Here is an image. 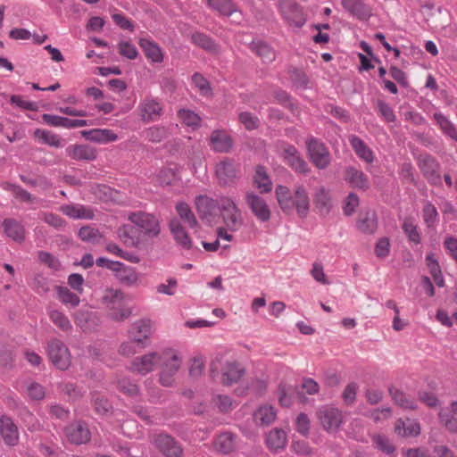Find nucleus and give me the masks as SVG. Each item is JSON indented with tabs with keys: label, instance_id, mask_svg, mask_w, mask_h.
Returning <instances> with one entry per match:
<instances>
[{
	"label": "nucleus",
	"instance_id": "1",
	"mask_svg": "<svg viewBox=\"0 0 457 457\" xmlns=\"http://www.w3.org/2000/svg\"><path fill=\"white\" fill-rule=\"evenodd\" d=\"M124 297L120 289L108 287L104 291L102 303L108 309L109 317L115 321H123L132 313L131 308L126 306Z\"/></svg>",
	"mask_w": 457,
	"mask_h": 457
},
{
	"label": "nucleus",
	"instance_id": "2",
	"mask_svg": "<svg viewBox=\"0 0 457 457\" xmlns=\"http://www.w3.org/2000/svg\"><path fill=\"white\" fill-rule=\"evenodd\" d=\"M310 162L319 170L327 169L331 163V154L328 146L319 138L310 137L305 140Z\"/></svg>",
	"mask_w": 457,
	"mask_h": 457
},
{
	"label": "nucleus",
	"instance_id": "3",
	"mask_svg": "<svg viewBox=\"0 0 457 457\" xmlns=\"http://www.w3.org/2000/svg\"><path fill=\"white\" fill-rule=\"evenodd\" d=\"M279 12L291 28L301 29L307 21V13L296 0H280Z\"/></svg>",
	"mask_w": 457,
	"mask_h": 457
},
{
	"label": "nucleus",
	"instance_id": "4",
	"mask_svg": "<svg viewBox=\"0 0 457 457\" xmlns=\"http://www.w3.org/2000/svg\"><path fill=\"white\" fill-rule=\"evenodd\" d=\"M418 167L427 179L428 183L433 187H441L443 186L440 175L439 162L429 154H421L417 159Z\"/></svg>",
	"mask_w": 457,
	"mask_h": 457
},
{
	"label": "nucleus",
	"instance_id": "5",
	"mask_svg": "<svg viewBox=\"0 0 457 457\" xmlns=\"http://www.w3.org/2000/svg\"><path fill=\"white\" fill-rule=\"evenodd\" d=\"M47 354L55 368L66 370L71 366V353L66 345L59 339H53L47 345Z\"/></svg>",
	"mask_w": 457,
	"mask_h": 457
},
{
	"label": "nucleus",
	"instance_id": "6",
	"mask_svg": "<svg viewBox=\"0 0 457 457\" xmlns=\"http://www.w3.org/2000/svg\"><path fill=\"white\" fill-rule=\"evenodd\" d=\"M129 220L138 228H140L145 235L150 237H155L160 234L161 228L158 219L150 213L138 212H131Z\"/></svg>",
	"mask_w": 457,
	"mask_h": 457
},
{
	"label": "nucleus",
	"instance_id": "7",
	"mask_svg": "<svg viewBox=\"0 0 457 457\" xmlns=\"http://www.w3.org/2000/svg\"><path fill=\"white\" fill-rule=\"evenodd\" d=\"M138 115L144 123L156 121L163 113L161 102L151 96H145L137 106Z\"/></svg>",
	"mask_w": 457,
	"mask_h": 457
},
{
	"label": "nucleus",
	"instance_id": "8",
	"mask_svg": "<svg viewBox=\"0 0 457 457\" xmlns=\"http://www.w3.org/2000/svg\"><path fill=\"white\" fill-rule=\"evenodd\" d=\"M215 172L220 185L231 186L239 177V165L233 159L225 157L217 163Z\"/></svg>",
	"mask_w": 457,
	"mask_h": 457
},
{
	"label": "nucleus",
	"instance_id": "9",
	"mask_svg": "<svg viewBox=\"0 0 457 457\" xmlns=\"http://www.w3.org/2000/svg\"><path fill=\"white\" fill-rule=\"evenodd\" d=\"M67 440L76 445L87 444L91 439V432L86 421L79 420L71 422L64 428Z\"/></svg>",
	"mask_w": 457,
	"mask_h": 457
},
{
	"label": "nucleus",
	"instance_id": "10",
	"mask_svg": "<svg viewBox=\"0 0 457 457\" xmlns=\"http://www.w3.org/2000/svg\"><path fill=\"white\" fill-rule=\"evenodd\" d=\"M281 156L295 173L302 175L310 173L311 168L295 145L287 144L283 148Z\"/></svg>",
	"mask_w": 457,
	"mask_h": 457
},
{
	"label": "nucleus",
	"instance_id": "11",
	"mask_svg": "<svg viewBox=\"0 0 457 457\" xmlns=\"http://www.w3.org/2000/svg\"><path fill=\"white\" fill-rule=\"evenodd\" d=\"M317 415L323 429L328 432L337 431L343 422L342 412L329 405L320 407Z\"/></svg>",
	"mask_w": 457,
	"mask_h": 457
},
{
	"label": "nucleus",
	"instance_id": "12",
	"mask_svg": "<svg viewBox=\"0 0 457 457\" xmlns=\"http://www.w3.org/2000/svg\"><path fill=\"white\" fill-rule=\"evenodd\" d=\"M162 360L158 364L162 368L160 372V383L164 386H170L173 383V376L180 367L181 361L176 354L161 353Z\"/></svg>",
	"mask_w": 457,
	"mask_h": 457
},
{
	"label": "nucleus",
	"instance_id": "13",
	"mask_svg": "<svg viewBox=\"0 0 457 457\" xmlns=\"http://www.w3.org/2000/svg\"><path fill=\"white\" fill-rule=\"evenodd\" d=\"M162 360V354L157 352L136 357L131 362L130 370L140 375H146L158 367Z\"/></svg>",
	"mask_w": 457,
	"mask_h": 457
},
{
	"label": "nucleus",
	"instance_id": "14",
	"mask_svg": "<svg viewBox=\"0 0 457 457\" xmlns=\"http://www.w3.org/2000/svg\"><path fill=\"white\" fill-rule=\"evenodd\" d=\"M344 10L352 17L368 21L372 16V8L363 0H341Z\"/></svg>",
	"mask_w": 457,
	"mask_h": 457
},
{
	"label": "nucleus",
	"instance_id": "15",
	"mask_svg": "<svg viewBox=\"0 0 457 457\" xmlns=\"http://www.w3.org/2000/svg\"><path fill=\"white\" fill-rule=\"evenodd\" d=\"M245 201L257 220L266 222L270 219V210L262 197L253 192H247Z\"/></svg>",
	"mask_w": 457,
	"mask_h": 457
},
{
	"label": "nucleus",
	"instance_id": "16",
	"mask_svg": "<svg viewBox=\"0 0 457 457\" xmlns=\"http://www.w3.org/2000/svg\"><path fill=\"white\" fill-rule=\"evenodd\" d=\"M156 448L167 457H180L183 450L174 437L167 434H160L154 439Z\"/></svg>",
	"mask_w": 457,
	"mask_h": 457
},
{
	"label": "nucleus",
	"instance_id": "17",
	"mask_svg": "<svg viewBox=\"0 0 457 457\" xmlns=\"http://www.w3.org/2000/svg\"><path fill=\"white\" fill-rule=\"evenodd\" d=\"M210 146L215 153H229L234 146V140L223 129H214L210 136Z\"/></svg>",
	"mask_w": 457,
	"mask_h": 457
},
{
	"label": "nucleus",
	"instance_id": "18",
	"mask_svg": "<svg viewBox=\"0 0 457 457\" xmlns=\"http://www.w3.org/2000/svg\"><path fill=\"white\" fill-rule=\"evenodd\" d=\"M344 179L351 187L362 191L368 190L370 186L368 176L353 166L345 169Z\"/></svg>",
	"mask_w": 457,
	"mask_h": 457
},
{
	"label": "nucleus",
	"instance_id": "19",
	"mask_svg": "<svg viewBox=\"0 0 457 457\" xmlns=\"http://www.w3.org/2000/svg\"><path fill=\"white\" fill-rule=\"evenodd\" d=\"M248 47L265 64H270L276 59L275 49L262 39H253L249 43Z\"/></svg>",
	"mask_w": 457,
	"mask_h": 457
},
{
	"label": "nucleus",
	"instance_id": "20",
	"mask_svg": "<svg viewBox=\"0 0 457 457\" xmlns=\"http://www.w3.org/2000/svg\"><path fill=\"white\" fill-rule=\"evenodd\" d=\"M4 234L16 243H22L26 239V229L21 222L13 218H5L2 221Z\"/></svg>",
	"mask_w": 457,
	"mask_h": 457
},
{
	"label": "nucleus",
	"instance_id": "21",
	"mask_svg": "<svg viewBox=\"0 0 457 457\" xmlns=\"http://www.w3.org/2000/svg\"><path fill=\"white\" fill-rule=\"evenodd\" d=\"M0 433L4 442L9 446H14L19 442V431L12 419L7 415L0 418Z\"/></svg>",
	"mask_w": 457,
	"mask_h": 457
},
{
	"label": "nucleus",
	"instance_id": "22",
	"mask_svg": "<svg viewBox=\"0 0 457 457\" xmlns=\"http://www.w3.org/2000/svg\"><path fill=\"white\" fill-rule=\"evenodd\" d=\"M245 374V369L237 361H227L221 368V382L225 386L237 383Z\"/></svg>",
	"mask_w": 457,
	"mask_h": 457
},
{
	"label": "nucleus",
	"instance_id": "23",
	"mask_svg": "<svg viewBox=\"0 0 457 457\" xmlns=\"http://www.w3.org/2000/svg\"><path fill=\"white\" fill-rule=\"evenodd\" d=\"M293 203L299 217L305 218L310 210V198L303 185L295 186Z\"/></svg>",
	"mask_w": 457,
	"mask_h": 457
},
{
	"label": "nucleus",
	"instance_id": "24",
	"mask_svg": "<svg viewBox=\"0 0 457 457\" xmlns=\"http://www.w3.org/2000/svg\"><path fill=\"white\" fill-rule=\"evenodd\" d=\"M69 157L76 161H94L97 153L95 147L88 145H71L66 148Z\"/></svg>",
	"mask_w": 457,
	"mask_h": 457
},
{
	"label": "nucleus",
	"instance_id": "25",
	"mask_svg": "<svg viewBox=\"0 0 457 457\" xmlns=\"http://www.w3.org/2000/svg\"><path fill=\"white\" fill-rule=\"evenodd\" d=\"M208 6L221 16L237 14L238 22L242 19V12L232 0H207Z\"/></svg>",
	"mask_w": 457,
	"mask_h": 457
},
{
	"label": "nucleus",
	"instance_id": "26",
	"mask_svg": "<svg viewBox=\"0 0 457 457\" xmlns=\"http://www.w3.org/2000/svg\"><path fill=\"white\" fill-rule=\"evenodd\" d=\"M113 270L115 278L119 282L127 287H132L138 283L139 277L135 268L120 262V266Z\"/></svg>",
	"mask_w": 457,
	"mask_h": 457
},
{
	"label": "nucleus",
	"instance_id": "27",
	"mask_svg": "<svg viewBox=\"0 0 457 457\" xmlns=\"http://www.w3.org/2000/svg\"><path fill=\"white\" fill-rule=\"evenodd\" d=\"M253 184L261 194H268L272 191V181L265 166L258 164L254 169Z\"/></svg>",
	"mask_w": 457,
	"mask_h": 457
},
{
	"label": "nucleus",
	"instance_id": "28",
	"mask_svg": "<svg viewBox=\"0 0 457 457\" xmlns=\"http://www.w3.org/2000/svg\"><path fill=\"white\" fill-rule=\"evenodd\" d=\"M169 228L176 242L186 250L192 248V240L178 219L170 220Z\"/></svg>",
	"mask_w": 457,
	"mask_h": 457
},
{
	"label": "nucleus",
	"instance_id": "29",
	"mask_svg": "<svg viewBox=\"0 0 457 457\" xmlns=\"http://www.w3.org/2000/svg\"><path fill=\"white\" fill-rule=\"evenodd\" d=\"M190 41L195 46L211 54H217L220 50V46L215 40L203 32H193L190 36Z\"/></svg>",
	"mask_w": 457,
	"mask_h": 457
},
{
	"label": "nucleus",
	"instance_id": "30",
	"mask_svg": "<svg viewBox=\"0 0 457 457\" xmlns=\"http://www.w3.org/2000/svg\"><path fill=\"white\" fill-rule=\"evenodd\" d=\"M139 46L142 48L145 57L153 62L160 63L163 61V53L161 46L148 38H140Z\"/></svg>",
	"mask_w": 457,
	"mask_h": 457
},
{
	"label": "nucleus",
	"instance_id": "31",
	"mask_svg": "<svg viewBox=\"0 0 457 457\" xmlns=\"http://www.w3.org/2000/svg\"><path fill=\"white\" fill-rule=\"evenodd\" d=\"M395 431L403 437L418 436L420 434V425L417 420L399 419L395 422Z\"/></svg>",
	"mask_w": 457,
	"mask_h": 457
},
{
	"label": "nucleus",
	"instance_id": "32",
	"mask_svg": "<svg viewBox=\"0 0 457 457\" xmlns=\"http://www.w3.org/2000/svg\"><path fill=\"white\" fill-rule=\"evenodd\" d=\"M275 193L280 209L285 213H291L294 211V195L289 187L283 185H278L276 187Z\"/></svg>",
	"mask_w": 457,
	"mask_h": 457
},
{
	"label": "nucleus",
	"instance_id": "33",
	"mask_svg": "<svg viewBox=\"0 0 457 457\" xmlns=\"http://www.w3.org/2000/svg\"><path fill=\"white\" fill-rule=\"evenodd\" d=\"M349 142L357 156L367 163H371L374 160L372 150L365 142L355 135L349 137Z\"/></svg>",
	"mask_w": 457,
	"mask_h": 457
},
{
	"label": "nucleus",
	"instance_id": "34",
	"mask_svg": "<svg viewBox=\"0 0 457 457\" xmlns=\"http://www.w3.org/2000/svg\"><path fill=\"white\" fill-rule=\"evenodd\" d=\"M130 337L140 339L141 344H145L152 334V326L150 320H140L132 324L129 329Z\"/></svg>",
	"mask_w": 457,
	"mask_h": 457
},
{
	"label": "nucleus",
	"instance_id": "35",
	"mask_svg": "<svg viewBox=\"0 0 457 457\" xmlns=\"http://www.w3.org/2000/svg\"><path fill=\"white\" fill-rule=\"evenodd\" d=\"M389 395L392 397L394 403L404 410L414 411L418 408L417 402L414 398L408 396L405 393L398 388L390 386Z\"/></svg>",
	"mask_w": 457,
	"mask_h": 457
},
{
	"label": "nucleus",
	"instance_id": "36",
	"mask_svg": "<svg viewBox=\"0 0 457 457\" xmlns=\"http://www.w3.org/2000/svg\"><path fill=\"white\" fill-rule=\"evenodd\" d=\"M313 201L321 215H326L329 212L331 209V197L329 191L324 187L317 188Z\"/></svg>",
	"mask_w": 457,
	"mask_h": 457
},
{
	"label": "nucleus",
	"instance_id": "37",
	"mask_svg": "<svg viewBox=\"0 0 457 457\" xmlns=\"http://www.w3.org/2000/svg\"><path fill=\"white\" fill-rule=\"evenodd\" d=\"M236 435L231 432L220 434L215 439V448L224 454L232 453L236 448Z\"/></svg>",
	"mask_w": 457,
	"mask_h": 457
},
{
	"label": "nucleus",
	"instance_id": "38",
	"mask_svg": "<svg viewBox=\"0 0 457 457\" xmlns=\"http://www.w3.org/2000/svg\"><path fill=\"white\" fill-rule=\"evenodd\" d=\"M287 434L283 429L274 428L267 436V445L270 450H282L287 445Z\"/></svg>",
	"mask_w": 457,
	"mask_h": 457
},
{
	"label": "nucleus",
	"instance_id": "39",
	"mask_svg": "<svg viewBox=\"0 0 457 457\" xmlns=\"http://www.w3.org/2000/svg\"><path fill=\"white\" fill-rule=\"evenodd\" d=\"M378 227L377 217L374 212L361 213L357 220V228L365 234H372Z\"/></svg>",
	"mask_w": 457,
	"mask_h": 457
},
{
	"label": "nucleus",
	"instance_id": "40",
	"mask_svg": "<svg viewBox=\"0 0 457 457\" xmlns=\"http://www.w3.org/2000/svg\"><path fill=\"white\" fill-rule=\"evenodd\" d=\"M215 205V201L206 195H198L195 198L196 211L202 219L212 215Z\"/></svg>",
	"mask_w": 457,
	"mask_h": 457
},
{
	"label": "nucleus",
	"instance_id": "41",
	"mask_svg": "<svg viewBox=\"0 0 457 457\" xmlns=\"http://www.w3.org/2000/svg\"><path fill=\"white\" fill-rule=\"evenodd\" d=\"M118 237L126 245H136L138 241L137 228L131 225H123L118 229Z\"/></svg>",
	"mask_w": 457,
	"mask_h": 457
},
{
	"label": "nucleus",
	"instance_id": "42",
	"mask_svg": "<svg viewBox=\"0 0 457 457\" xmlns=\"http://www.w3.org/2000/svg\"><path fill=\"white\" fill-rule=\"evenodd\" d=\"M55 289L58 299L63 304L70 305L71 307H77L79 304L80 299L79 295L71 292L68 287L57 286Z\"/></svg>",
	"mask_w": 457,
	"mask_h": 457
},
{
	"label": "nucleus",
	"instance_id": "43",
	"mask_svg": "<svg viewBox=\"0 0 457 457\" xmlns=\"http://www.w3.org/2000/svg\"><path fill=\"white\" fill-rule=\"evenodd\" d=\"M176 211L180 219L187 222L191 228H195L198 226V221L187 203L180 202L177 204Z\"/></svg>",
	"mask_w": 457,
	"mask_h": 457
},
{
	"label": "nucleus",
	"instance_id": "44",
	"mask_svg": "<svg viewBox=\"0 0 457 457\" xmlns=\"http://www.w3.org/2000/svg\"><path fill=\"white\" fill-rule=\"evenodd\" d=\"M34 135L35 137L41 139L44 144H46L50 146L56 148L63 146L61 137L52 131L37 129L34 132Z\"/></svg>",
	"mask_w": 457,
	"mask_h": 457
},
{
	"label": "nucleus",
	"instance_id": "45",
	"mask_svg": "<svg viewBox=\"0 0 457 457\" xmlns=\"http://www.w3.org/2000/svg\"><path fill=\"white\" fill-rule=\"evenodd\" d=\"M145 139L152 143H160L168 137V130L163 126H152L144 131Z\"/></svg>",
	"mask_w": 457,
	"mask_h": 457
},
{
	"label": "nucleus",
	"instance_id": "46",
	"mask_svg": "<svg viewBox=\"0 0 457 457\" xmlns=\"http://www.w3.org/2000/svg\"><path fill=\"white\" fill-rule=\"evenodd\" d=\"M91 402L95 411L99 415H106L112 409V405L110 401L100 395L98 393L92 394Z\"/></svg>",
	"mask_w": 457,
	"mask_h": 457
},
{
	"label": "nucleus",
	"instance_id": "47",
	"mask_svg": "<svg viewBox=\"0 0 457 457\" xmlns=\"http://www.w3.org/2000/svg\"><path fill=\"white\" fill-rule=\"evenodd\" d=\"M178 116L185 125L191 127L193 129L201 127L200 116L191 110L180 109L178 112Z\"/></svg>",
	"mask_w": 457,
	"mask_h": 457
},
{
	"label": "nucleus",
	"instance_id": "48",
	"mask_svg": "<svg viewBox=\"0 0 457 457\" xmlns=\"http://www.w3.org/2000/svg\"><path fill=\"white\" fill-rule=\"evenodd\" d=\"M223 221L230 231H237L243 224V219L239 209L231 212H225L222 214Z\"/></svg>",
	"mask_w": 457,
	"mask_h": 457
},
{
	"label": "nucleus",
	"instance_id": "49",
	"mask_svg": "<svg viewBox=\"0 0 457 457\" xmlns=\"http://www.w3.org/2000/svg\"><path fill=\"white\" fill-rule=\"evenodd\" d=\"M372 443L376 448L387 455H392L395 452V446L392 444L390 439L381 434H377L372 436Z\"/></svg>",
	"mask_w": 457,
	"mask_h": 457
},
{
	"label": "nucleus",
	"instance_id": "50",
	"mask_svg": "<svg viewBox=\"0 0 457 457\" xmlns=\"http://www.w3.org/2000/svg\"><path fill=\"white\" fill-rule=\"evenodd\" d=\"M402 228L410 242H412L416 245L420 244V233L419 231L418 226L414 224L411 219H405L402 225Z\"/></svg>",
	"mask_w": 457,
	"mask_h": 457
},
{
	"label": "nucleus",
	"instance_id": "51",
	"mask_svg": "<svg viewBox=\"0 0 457 457\" xmlns=\"http://www.w3.org/2000/svg\"><path fill=\"white\" fill-rule=\"evenodd\" d=\"M375 109L378 115L386 122H395L396 120L393 108L384 100L378 99L375 104Z\"/></svg>",
	"mask_w": 457,
	"mask_h": 457
},
{
	"label": "nucleus",
	"instance_id": "52",
	"mask_svg": "<svg viewBox=\"0 0 457 457\" xmlns=\"http://www.w3.org/2000/svg\"><path fill=\"white\" fill-rule=\"evenodd\" d=\"M78 236L82 241L92 244L98 243L102 238V235L99 230L91 226H84L80 228Z\"/></svg>",
	"mask_w": 457,
	"mask_h": 457
},
{
	"label": "nucleus",
	"instance_id": "53",
	"mask_svg": "<svg viewBox=\"0 0 457 457\" xmlns=\"http://www.w3.org/2000/svg\"><path fill=\"white\" fill-rule=\"evenodd\" d=\"M49 317L53 323L63 332H69L71 330L72 326L71 321L62 312L53 310L50 312Z\"/></svg>",
	"mask_w": 457,
	"mask_h": 457
},
{
	"label": "nucleus",
	"instance_id": "54",
	"mask_svg": "<svg viewBox=\"0 0 457 457\" xmlns=\"http://www.w3.org/2000/svg\"><path fill=\"white\" fill-rule=\"evenodd\" d=\"M145 347V344H141L140 339L137 338L135 340L131 337L129 341L124 342L120 345L119 352L124 356H130L141 351Z\"/></svg>",
	"mask_w": 457,
	"mask_h": 457
},
{
	"label": "nucleus",
	"instance_id": "55",
	"mask_svg": "<svg viewBox=\"0 0 457 457\" xmlns=\"http://www.w3.org/2000/svg\"><path fill=\"white\" fill-rule=\"evenodd\" d=\"M254 418L261 425H270L276 418V411L271 406L260 407L255 412Z\"/></svg>",
	"mask_w": 457,
	"mask_h": 457
},
{
	"label": "nucleus",
	"instance_id": "56",
	"mask_svg": "<svg viewBox=\"0 0 457 457\" xmlns=\"http://www.w3.org/2000/svg\"><path fill=\"white\" fill-rule=\"evenodd\" d=\"M439 422L451 433H457V418L453 412L440 410L438 413Z\"/></svg>",
	"mask_w": 457,
	"mask_h": 457
},
{
	"label": "nucleus",
	"instance_id": "57",
	"mask_svg": "<svg viewBox=\"0 0 457 457\" xmlns=\"http://www.w3.org/2000/svg\"><path fill=\"white\" fill-rule=\"evenodd\" d=\"M117 388L129 396H137L139 394L137 385L129 378H122L117 382Z\"/></svg>",
	"mask_w": 457,
	"mask_h": 457
},
{
	"label": "nucleus",
	"instance_id": "58",
	"mask_svg": "<svg viewBox=\"0 0 457 457\" xmlns=\"http://www.w3.org/2000/svg\"><path fill=\"white\" fill-rule=\"evenodd\" d=\"M238 120L246 130L256 129L260 125L259 118L250 112H241L238 114Z\"/></svg>",
	"mask_w": 457,
	"mask_h": 457
},
{
	"label": "nucleus",
	"instance_id": "59",
	"mask_svg": "<svg viewBox=\"0 0 457 457\" xmlns=\"http://www.w3.org/2000/svg\"><path fill=\"white\" fill-rule=\"evenodd\" d=\"M359 386L356 382H350L342 393V399L346 406H352L356 401Z\"/></svg>",
	"mask_w": 457,
	"mask_h": 457
},
{
	"label": "nucleus",
	"instance_id": "60",
	"mask_svg": "<svg viewBox=\"0 0 457 457\" xmlns=\"http://www.w3.org/2000/svg\"><path fill=\"white\" fill-rule=\"evenodd\" d=\"M422 212L424 222L428 228L432 227L438 217L436 206L432 203L427 202L423 206Z\"/></svg>",
	"mask_w": 457,
	"mask_h": 457
},
{
	"label": "nucleus",
	"instance_id": "61",
	"mask_svg": "<svg viewBox=\"0 0 457 457\" xmlns=\"http://www.w3.org/2000/svg\"><path fill=\"white\" fill-rule=\"evenodd\" d=\"M37 254L39 261L42 263L46 264L49 269L55 271L61 270V262L52 253L45 251H39Z\"/></svg>",
	"mask_w": 457,
	"mask_h": 457
},
{
	"label": "nucleus",
	"instance_id": "62",
	"mask_svg": "<svg viewBox=\"0 0 457 457\" xmlns=\"http://www.w3.org/2000/svg\"><path fill=\"white\" fill-rule=\"evenodd\" d=\"M290 78L295 86L299 88L305 89L309 84L307 74L300 69L294 68L290 71Z\"/></svg>",
	"mask_w": 457,
	"mask_h": 457
},
{
	"label": "nucleus",
	"instance_id": "63",
	"mask_svg": "<svg viewBox=\"0 0 457 457\" xmlns=\"http://www.w3.org/2000/svg\"><path fill=\"white\" fill-rule=\"evenodd\" d=\"M399 174L404 182L413 185L416 184L415 170L412 164L410 162L402 163Z\"/></svg>",
	"mask_w": 457,
	"mask_h": 457
},
{
	"label": "nucleus",
	"instance_id": "64",
	"mask_svg": "<svg viewBox=\"0 0 457 457\" xmlns=\"http://www.w3.org/2000/svg\"><path fill=\"white\" fill-rule=\"evenodd\" d=\"M447 255L457 263V237L447 236L443 242Z\"/></svg>",
	"mask_w": 457,
	"mask_h": 457
}]
</instances>
